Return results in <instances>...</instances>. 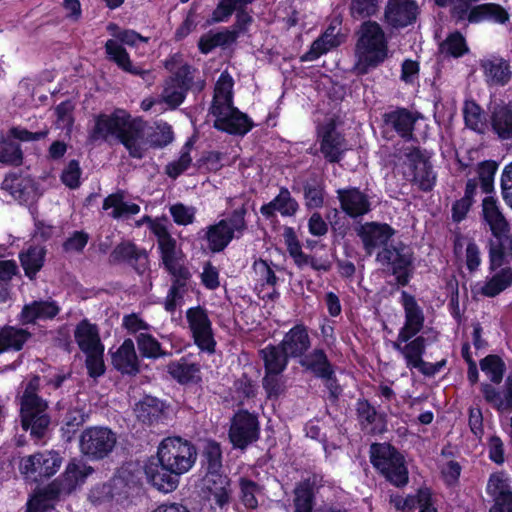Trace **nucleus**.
<instances>
[{"mask_svg": "<svg viewBox=\"0 0 512 512\" xmlns=\"http://www.w3.org/2000/svg\"><path fill=\"white\" fill-rule=\"evenodd\" d=\"M186 318L196 345L203 351L214 352L215 340L206 310L199 306L190 308L186 312Z\"/></svg>", "mask_w": 512, "mask_h": 512, "instance_id": "nucleus-14", "label": "nucleus"}, {"mask_svg": "<svg viewBox=\"0 0 512 512\" xmlns=\"http://www.w3.org/2000/svg\"><path fill=\"white\" fill-rule=\"evenodd\" d=\"M393 234L394 231L389 225L376 222L362 225L358 232L363 242L364 249L369 255H371L376 248L386 245Z\"/></svg>", "mask_w": 512, "mask_h": 512, "instance_id": "nucleus-24", "label": "nucleus"}, {"mask_svg": "<svg viewBox=\"0 0 512 512\" xmlns=\"http://www.w3.org/2000/svg\"><path fill=\"white\" fill-rule=\"evenodd\" d=\"M206 473H222V451L220 445L214 441H208L203 450Z\"/></svg>", "mask_w": 512, "mask_h": 512, "instance_id": "nucleus-49", "label": "nucleus"}, {"mask_svg": "<svg viewBox=\"0 0 512 512\" xmlns=\"http://www.w3.org/2000/svg\"><path fill=\"white\" fill-rule=\"evenodd\" d=\"M74 105L71 101H64L55 108L56 125L62 130H66V134H70L73 118Z\"/></svg>", "mask_w": 512, "mask_h": 512, "instance_id": "nucleus-59", "label": "nucleus"}, {"mask_svg": "<svg viewBox=\"0 0 512 512\" xmlns=\"http://www.w3.org/2000/svg\"><path fill=\"white\" fill-rule=\"evenodd\" d=\"M187 90L171 78L165 81L161 93V101L166 103L171 109L178 107L185 99Z\"/></svg>", "mask_w": 512, "mask_h": 512, "instance_id": "nucleus-50", "label": "nucleus"}, {"mask_svg": "<svg viewBox=\"0 0 512 512\" xmlns=\"http://www.w3.org/2000/svg\"><path fill=\"white\" fill-rule=\"evenodd\" d=\"M299 363L319 378L334 374L333 367L322 349H314L311 353L304 355Z\"/></svg>", "mask_w": 512, "mask_h": 512, "instance_id": "nucleus-39", "label": "nucleus"}, {"mask_svg": "<svg viewBox=\"0 0 512 512\" xmlns=\"http://www.w3.org/2000/svg\"><path fill=\"white\" fill-rule=\"evenodd\" d=\"M58 313L59 307L53 301H33L24 305L19 320L22 324H32L37 320L52 319Z\"/></svg>", "mask_w": 512, "mask_h": 512, "instance_id": "nucleus-31", "label": "nucleus"}, {"mask_svg": "<svg viewBox=\"0 0 512 512\" xmlns=\"http://www.w3.org/2000/svg\"><path fill=\"white\" fill-rule=\"evenodd\" d=\"M237 38L235 31L224 30L216 33L209 32L203 35L198 43L202 53H209L218 46H224L233 43Z\"/></svg>", "mask_w": 512, "mask_h": 512, "instance_id": "nucleus-47", "label": "nucleus"}, {"mask_svg": "<svg viewBox=\"0 0 512 512\" xmlns=\"http://www.w3.org/2000/svg\"><path fill=\"white\" fill-rule=\"evenodd\" d=\"M246 209H235L227 218L210 225L205 230V239L212 252L224 250L234 238H240L247 229Z\"/></svg>", "mask_w": 512, "mask_h": 512, "instance_id": "nucleus-7", "label": "nucleus"}, {"mask_svg": "<svg viewBox=\"0 0 512 512\" xmlns=\"http://www.w3.org/2000/svg\"><path fill=\"white\" fill-rule=\"evenodd\" d=\"M233 79L222 73L216 82L213 102L210 108L215 117L214 127L229 134H246L252 127L248 116L233 106Z\"/></svg>", "mask_w": 512, "mask_h": 512, "instance_id": "nucleus-2", "label": "nucleus"}, {"mask_svg": "<svg viewBox=\"0 0 512 512\" xmlns=\"http://www.w3.org/2000/svg\"><path fill=\"white\" fill-rule=\"evenodd\" d=\"M238 487L241 503L248 509H256L263 496V487L247 477L239 478Z\"/></svg>", "mask_w": 512, "mask_h": 512, "instance_id": "nucleus-45", "label": "nucleus"}, {"mask_svg": "<svg viewBox=\"0 0 512 512\" xmlns=\"http://www.w3.org/2000/svg\"><path fill=\"white\" fill-rule=\"evenodd\" d=\"M197 74H199V72L186 63L184 66L179 67L170 78L179 83L187 91L192 88L201 90L204 87V81L200 80Z\"/></svg>", "mask_w": 512, "mask_h": 512, "instance_id": "nucleus-48", "label": "nucleus"}, {"mask_svg": "<svg viewBox=\"0 0 512 512\" xmlns=\"http://www.w3.org/2000/svg\"><path fill=\"white\" fill-rule=\"evenodd\" d=\"M342 210L350 217L363 216L370 211V201L366 194L357 188L337 190Z\"/></svg>", "mask_w": 512, "mask_h": 512, "instance_id": "nucleus-25", "label": "nucleus"}, {"mask_svg": "<svg viewBox=\"0 0 512 512\" xmlns=\"http://www.w3.org/2000/svg\"><path fill=\"white\" fill-rule=\"evenodd\" d=\"M145 474L155 488L165 493L174 491L179 483L180 475L166 468L158 456L150 459L146 464Z\"/></svg>", "mask_w": 512, "mask_h": 512, "instance_id": "nucleus-21", "label": "nucleus"}, {"mask_svg": "<svg viewBox=\"0 0 512 512\" xmlns=\"http://www.w3.org/2000/svg\"><path fill=\"white\" fill-rule=\"evenodd\" d=\"M106 53L121 69L134 75L144 76L148 71L132 65L126 50L117 40L109 39L105 44Z\"/></svg>", "mask_w": 512, "mask_h": 512, "instance_id": "nucleus-41", "label": "nucleus"}, {"mask_svg": "<svg viewBox=\"0 0 512 512\" xmlns=\"http://www.w3.org/2000/svg\"><path fill=\"white\" fill-rule=\"evenodd\" d=\"M86 356L85 364L89 376L96 378L105 372V365L103 360L104 348L84 353Z\"/></svg>", "mask_w": 512, "mask_h": 512, "instance_id": "nucleus-60", "label": "nucleus"}, {"mask_svg": "<svg viewBox=\"0 0 512 512\" xmlns=\"http://www.w3.org/2000/svg\"><path fill=\"white\" fill-rule=\"evenodd\" d=\"M487 492L494 500L490 512H512V488L504 473H494L490 476Z\"/></svg>", "mask_w": 512, "mask_h": 512, "instance_id": "nucleus-20", "label": "nucleus"}, {"mask_svg": "<svg viewBox=\"0 0 512 512\" xmlns=\"http://www.w3.org/2000/svg\"><path fill=\"white\" fill-rule=\"evenodd\" d=\"M109 136H116L130 156L138 159L149 147H163L173 140L169 125L161 124L153 129L139 118L132 119L123 109L95 117V125L89 133L90 141L107 140Z\"/></svg>", "mask_w": 512, "mask_h": 512, "instance_id": "nucleus-1", "label": "nucleus"}, {"mask_svg": "<svg viewBox=\"0 0 512 512\" xmlns=\"http://www.w3.org/2000/svg\"><path fill=\"white\" fill-rule=\"evenodd\" d=\"M353 71L364 75L388 57V42L382 27L375 21L363 22L357 31Z\"/></svg>", "mask_w": 512, "mask_h": 512, "instance_id": "nucleus-4", "label": "nucleus"}, {"mask_svg": "<svg viewBox=\"0 0 512 512\" xmlns=\"http://www.w3.org/2000/svg\"><path fill=\"white\" fill-rule=\"evenodd\" d=\"M279 345L289 357L302 358L311 346L307 328L304 325L294 326L285 334Z\"/></svg>", "mask_w": 512, "mask_h": 512, "instance_id": "nucleus-26", "label": "nucleus"}, {"mask_svg": "<svg viewBox=\"0 0 512 512\" xmlns=\"http://www.w3.org/2000/svg\"><path fill=\"white\" fill-rule=\"evenodd\" d=\"M202 490L208 501L220 510H227L232 501L231 481L223 473H206L203 477Z\"/></svg>", "mask_w": 512, "mask_h": 512, "instance_id": "nucleus-15", "label": "nucleus"}, {"mask_svg": "<svg viewBox=\"0 0 512 512\" xmlns=\"http://www.w3.org/2000/svg\"><path fill=\"white\" fill-rule=\"evenodd\" d=\"M40 388L39 376H33L27 383L20 397V418L24 430L36 439L43 438L48 432L51 418L48 403L38 395Z\"/></svg>", "mask_w": 512, "mask_h": 512, "instance_id": "nucleus-5", "label": "nucleus"}, {"mask_svg": "<svg viewBox=\"0 0 512 512\" xmlns=\"http://www.w3.org/2000/svg\"><path fill=\"white\" fill-rule=\"evenodd\" d=\"M62 458L55 451H42L22 457L19 470L25 479L40 482L50 478L60 469Z\"/></svg>", "mask_w": 512, "mask_h": 512, "instance_id": "nucleus-9", "label": "nucleus"}, {"mask_svg": "<svg viewBox=\"0 0 512 512\" xmlns=\"http://www.w3.org/2000/svg\"><path fill=\"white\" fill-rule=\"evenodd\" d=\"M512 285V269L503 268L485 281L478 293L486 297H495Z\"/></svg>", "mask_w": 512, "mask_h": 512, "instance_id": "nucleus-43", "label": "nucleus"}, {"mask_svg": "<svg viewBox=\"0 0 512 512\" xmlns=\"http://www.w3.org/2000/svg\"><path fill=\"white\" fill-rule=\"evenodd\" d=\"M297 210L298 203L287 188H281L272 201L260 208L261 214L268 219L274 217L276 211L282 216H293Z\"/></svg>", "mask_w": 512, "mask_h": 512, "instance_id": "nucleus-33", "label": "nucleus"}, {"mask_svg": "<svg viewBox=\"0 0 512 512\" xmlns=\"http://www.w3.org/2000/svg\"><path fill=\"white\" fill-rule=\"evenodd\" d=\"M259 436L257 417L247 411L236 413L232 419L229 438L233 446L244 449Z\"/></svg>", "mask_w": 512, "mask_h": 512, "instance_id": "nucleus-13", "label": "nucleus"}, {"mask_svg": "<svg viewBox=\"0 0 512 512\" xmlns=\"http://www.w3.org/2000/svg\"><path fill=\"white\" fill-rule=\"evenodd\" d=\"M157 456L166 468L182 475L194 465L197 452L189 441L180 437H167L161 441Z\"/></svg>", "mask_w": 512, "mask_h": 512, "instance_id": "nucleus-6", "label": "nucleus"}, {"mask_svg": "<svg viewBox=\"0 0 512 512\" xmlns=\"http://www.w3.org/2000/svg\"><path fill=\"white\" fill-rule=\"evenodd\" d=\"M381 0H351L350 13L355 19L373 16L379 9Z\"/></svg>", "mask_w": 512, "mask_h": 512, "instance_id": "nucleus-58", "label": "nucleus"}, {"mask_svg": "<svg viewBox=\"0 0 512 512\" xmlns=\"http://www.w3.org/2000/svg\"><path fill=\"white\" fill-rule=\"evenodd\" d=\"M103 209H112L109 215L115 219L130 217L138 214L140 211L139 205L124 201L122 192H117L106 197L103 202Z\"/></svg>", "mask_w": 512, "mask_h": 512, "instance_id": "nucleus-42", "label": "nucleus"}, {"mask_svg": "<svg viewBox=\"0 0 512 512\" xmlns=\"http://www.w3.org/2000/svg\"><path fill=\"white\" fill-rule=\"evenodd\" d=\"M111 258L117 262H128L142 274L148 269V256L145 250L138 249L131 242H122L111 253Z\"/></svg>", "mask_w": 512, "mask_h": 512, "instance_id": "nucleus-27", "label": "nucleus"}, {"mask_svg": "<svg viewBox=\"0 0 512 512\" xmlns=\"http://www.w3.org/2000/svg\"><path fill=\"white\" fill-rule=\"evenodd\" d=\"M373 466L393 485L401 487L408 482V470L403 456L391 445L373 444L371 446Z\"/></svg>", "mask_w": 512, "mask_h": 512, "instance_id": "nucleus-8", "label": "nucleus"}, {"mask_svg": "<svg viewBox=\"0 0 512 512\" xmlns=\"http://www.w3.org/2000/svg\"><path fill=\"white\" fill-rule=\"evenodd\" d=\"M74 339L83 353L104 348L97 325L87 319H83L76 325Z\"/></svg>", "mask_w": 512, "mask_h": 512, "instance_id": "nucleus-28", "label": "nucleus"}, {"mask_svg": "<svg viewBox=\"0 0 512 512\" xmlns=\"http://www.w3.org/2000/svg\"><path fill=\"white\" fill-rule=\"evenodd\" d=\"M313 494L308 485H299L295 489V512H312Z\"/></svg>", "mask_w": 512, "mask_h": 512, "instance_id": "nucleus-62", "label": "nucleus"}, {"mask_svg": "<svg viewBox=\"0 0 512 512\" xmlns=\"http://www.w3.org/2000/svg\"><path fill=\"white\" fill-rule=\"evenodd\" d=\"M23 155L18 143L10 139L0 141V162L18 166L22 163Z\"/></svg>", "mask_w": 512, "mask_h": 512, "instance_id": "nucleus-53", "label": "nucleus"}, {"mask_svg": "<svg viewBox=\"0 0 512 512\" xmlns=\"http://www.w3.org/2000/svg\"><path fill=\"white\" fill-rule=\"evenodd\" d=\"M91 472V467H86L85 465H80L74 462L69 463L65 472L59 479L48 487L45 494L50 493L53 496H57L58 494H69L80 482H83Z\"/></svg>", "mask_w": 512, "mask_h": 512, "instance_id": "nucleus-22", "label": "nucleus"}, {"mask_svg": "<svg viewBox=\"0 0 512 512\" xmlns=\"http://www.w3.org/2000/svg\"><path fill=\"white\" fill-rule=\"evenodd\" d=\"M491 129L502 141L512 140V103H494L489 108Z\"/></svg>", "mask_w": 512, "mask_h": 512, "instance_id": "nucleus-23", "label": "nucleus"}, {"mask_svg": "<svg viewBox=\"0 0 512 512\" xmlns=\"http://www.w3.org/2000/svg\"><path fill=\"white\" fill-rule=\"evenodd\" d=\"M418 13L419 7L414 0H388L384 19L393 28H404L416 21Z\"/></svg>", "mask_w": 512, "mask_h": 512, "instance_id": "nucleus-19", "label": "nucleus"}, {"mask_svg": "<svg viewBox=\"0 0 512 512\" xmlns=\"http://www.w3.org/2000/svg\"><path fill=\"white\" fill-rule=\"evenodd\" d=\"M164 408V403L156 397L145 396L136 403L134 412L143 423L154 424L163 419Z\"/></svg>", "mask_w": 512, "mask_h": 512, "instance_id": "nucleus-35", "label": "nucleus"}, {"mask_svg": "<svg viewBox=\"0 0 512 512\" xmlns=\"http://www.w3.org/2000/svg\"><path fill=\"white\" fill-rule=\"evenodd\" d=\"M112 363L122 373L134 375L139 372L138 356L131 339L124 340L117 351L113 353Z\"/></svg>", "mask_w": 512, "mask_h": 512, "instance_id": "nucleus-32", "label": "nucleus"}, {"mask_svg": "<svg viewBox=\"0 0 512 512\" xmlns=\"http://www.w3.org/2000/svg\"><path fill=\"white\" fill-rule=\"evenodd\" d=\"M508 256L512 257V236L504 234L498 240L490 241L489 257L491 270L501 267Z\"/></svg>", "mask_w": 512, "mask_h": 512, "instance_id": "nucleus-46", "label": "nucleus"}, {"mask_svg": "<svg viewBox=\"0 0 512 512\" xmlns=\"http://www.w3.org/2000/svg\"><path fill=\"white\" fill-rule=\"evenodd\" d=\"M482 211L485 221L496 238L495 240H498L508 232L509 224L500 210L497 201L493 197L487 196L483 199Z\"/></svg>", "mask_w": 512, "mask_h": 512, "instance_id": "nucleus-29", "label": "nucleus"}, {"mask_svg": "<svg viewBox=\"0 0 512 512\" xmlns=\"http://www.w3.org/2000/svg\"><path fill=\"white\" fill-rule=\"evenodd\" d=\"M46 250L40 245H31L19 254L21 266L29 279H34L45 261Z\"/></svg>", "mask_w": 512, "mask_h": 512, "instance_id": "nucleus-36", "label": "nucleus"}, {"mask_svg": "<svg viewBox=\"0 0 512 512\" xmlns=\"http://www.w3.org/2000/svg\"><path fill=\"white\" fill-rule=\"evenodd\" d=\"M485 79L490 85H505L511 78L510 64L499 57H491L481 61Z\"/></svg>", "mask_w": 512, "mask_h": 512, "instance_id": "nucleus-30", "label": "nucleus"}, {"mask_svg": "<svg viewBox=\"0 0 512 512\" xmlns=\"http://www.w3.org/2000/svg\"><path fill=\"white\" fill-rule=\"evenodd\" d=\"M377 260L382 266L387 267L396 276L400 285H406L409 280V267L412 263V255L406 247L385 248L377 255Z\"/></svg>", "mask_w": 512, "mask_h": 512, "instance_id": "nucleus-16", "label": "nucleus"}, {"mask_svg": "<svg viewBox=\"0 0 512 512\" xmlns=\"http://www.w3.org/2000/svg\"><path fill=\"white\" fill-rule=\"evenodd\" d=\"M137 345L142 356L147 358H158L166 356L167 353L162 351L161 345L157 339L147 333H140L137 336Z\"/></svg>", "mask_w": 512, "mask_h": 512, "instance_id": "nucleus-54", "label": "nucleus"}, {"mask_svg": "<svg viewBox=\"0 0 512 512\" xmlns=\"http://www.w3.org/2000/svg\"><path fill=\"white\" fill-rule=\"evenodd\" d=\"M440 50L443 54L460 57L468 51V47L464 37L459 32H454L440 45Z\"/></svg>", "mask_w": 512, "mask_h": 512, "instance_id": "nucleus-57", "label": "nucleus"}, {"mask_svg": "<svg viewBox=\"0 0 512 512\" xmlns=\"http://www.w3.org/2000/svg\"><path fill=\"white\" fill-rule=\"evenodd\" d=\"M463 113L467 127L477 132H482L484 130L485 122L482 110L478 104L474 101H466Z\"/></svg>", "mask_w": 512, "mask_h": 512, "instance_id": "nucleus-55", "label": "nucleus"}, {"mask_svg": "<svg viewBox=\"0 0 512 512\" xmlns=\"http://www.w3.org/2000/svg\"><path fill=\"white\" fill-rule=\"evenodd\" d=\"M345 143L343 137L335 130L334 127H330L323 134L320 150L324 157L329 162L340 161L343 152L345 151Z\"/></svg>", "mask_w": 512, "mask_h": 512, "instance_id": "nucleus-37", "label": "nucleus"}, {"mask_svg": "<svg viewBox=\"0 0 512 512\" xmlns=\"http://www.w3.org/2000/svg\"><path fill=\"white\" fill-rule=\"evenodd\" d=\"M416 115L405 108H398L384 114V122L391 126L401 137L411 139L413 136Z\"/></svg>", "mask_w": 512, "mask_h": 512, "instance_id": "nucleus-34", "label": "nucleus"}, {"mask_svg": "<svg viewBox=\"0 0 512 512\" xmlns=\"http://www.w3.org/2000/svg\"><path fill=\"white\" fill-rule=\"evenodd\" d=\"M304 199L308 208H320L324 204V187L317 180L304 185Z\"/></svg>", "mask_w": 512, "mask_h": 512, "instance_id": "nucleus-56", "label": "nucleus"}, {"mask_svg": "<svg viewBox=\"0 0 512 512\" xmlns=\"http://www.w3.org/2000/svg\"><path fill=\"white\" fill-rule=\"evenodd\" d=\"M155 234L158 238L163 264L174 279L164 303L165 309L172 313L182 302L190 272L184 265L183 255L177 249L176 240L168 231L160 226L155 229Z\"/></svg>", "mask_w": 512, "mask_h": 512, "instance_id": "nucleus-3", "label": "nucleus"}, {"mask_svg": "<svg viewBox=\"0 0 512 512\" xmlns=\"http://www.w3.org/2000/svg\"><path fill=\"white\" fill-rule=\"evenodd\" d=\"M170 213L177 224L189 225L194 221L196 209L192 206L177 203L170 207Z\"/></svg>", "mask_w": 512, "mask_h": 512, "instance_id": "nucleus-63", "label": "nucleus"}, {"mask_svg": "<svg viewBox=\"0 0 512 512\" xmlns=\"http://www.w3.org/2000/svg\"><path fill=\"white\" fill-rule=\"evenodd\" d=\"M401 303L404 308L405 321L397 336H400V340H410L423 329L425 317L415 297L406 291L401 293Z\"/></svg>", "mask_w": 512, "mask_h": 512, "instance_id": "nucleus-18", "label": "nucleus"}, {"mask_svg": "<svg viewBox=\"0 0 512 512\" xmlns=\"http://www.w3.org/2000/svg\"><path fill=\"white\" fill-rule=\"evenodd\" d=\"M470 3V0H453L452 16L457 21L468 20L470 23H478L485 19L504 23L509 18L506 10L499 5L486 3L471 8Z\"/></svg>", "mask_w": 512, "mask_h": 512, "instance_id": "nucleus-11", "label": "nucleus"}, {"mask_svg": "<svg viewBox=\"0 0 512 512\" xmlns=\"http://www.w3.org/2000/svg\"><path fill=\"white\" fill-rule=\"evenodd\" d=\"M392 347L402 355L408 369H417L421 373L430 372L427 370V362L423 360L426 350V339L423 336H415L410 340H400V336H397Z\"/></svg>", "mask_w": 512, "mask_h": 512, "instance_id": "nucleus-17", "label": "nucleus"}, {"mask_svg": "<svg viewBox=\"0 0 512 512\" xmlns=\"http://www.w3.org/2000/svg\"><path fill=\"white\" fill-rule=\"evenodd\" d=\"M480 368L493 383H500L503 379L505 365L496 355H488L480 361Z\"/></svg>", "mask_w": 512, "mask_h": 512, "instance_id": "nucleus-52", "label": "nucleus"}, {"mask_svg": "<svg viewBox=\"0 0 512 512\" xmlns=\"http://www.w3.org/2000/svg\"><path fill=\"white\" fill-rule=\"evenodd\" d=\"M404 155L407 178L421 190L430 191L435 184L436 176L428 159L415 147L406 148Z\"/></svg>", "mask_w": 512, "mask_h": 512, "instance_id": "nucleus-12", "label": "nucleus"}, {"mask_svg": "<svg viewBox=\"0 0 512 512\" xmlns=\"http://www.w3.org/2000/svg\"><path fill=\"white\" fill-rule=\"evenodd\" d=\"M116 442V434L109 428L89 427L80 436V449L92 459H102L112 452Z\"/></svg>", "mask_w": 512, "mask_h": 512, "instance_id": "nucleus-10", "label": "nucleus"}, {"mask_svg": "<svg viewBox=\"0 0 512 512\" xmlns=\"http://www.w3.org/2000/svg\"><path fill=\"white\" fill-rule=\"evenodd\" d=\"M31 337L30 332L23 328L5 326L0 329V354L14 350L19 351Z\"/></svg>", "mask_w": 512, "mask_h": 512, "instance_id": "nucleus-38", "label": "nucleus"}, {"mask_svg": "<svg viewBox=\"0 0 512 512\" xmlns=\"http://www.w3.org/2000/svg\"><path fill=\"white\" fill-rule=\"evenodd\" d=\"M264 361L266 373L281 374L288 363L289 356L280 345L267 346L260 351Z\"/></svg>", "mask_w": 512, "mask_h": 512, "instance_id": "nucleus-44", "label": "nucleus"}, {"mask_svg": "<svg viewBox=\"0 0 512 512\" xmlns=\"http://www.w3.org/2000/svg\"><path fill=\"white\" fill-rule=\"evenodd\" d=\"M168 372L173 378L181 383H186L194 379L199 372L198 365L190 363L185 359L174 361L168 364Z\"/></svg>", "mask_w": 512, "mask_h": 512, "instance_id": "nucleus-51", "label": "nucleus"}, {"mask_svg": "<svg viewBox=\"0 0 512 512\" xmlns=\"http://www.w3.org/2000/svg\"><path fill=\"white\" fill-rule=\"evenodd\" d=\"M81 169L78 161L71 160L63 170L62 182L71 189L77 188L80 184Z\"/></svg>", "mask_w": 512, "mask_h": 512, "instance_id": "nucleus-64", "label": "nucleus"}, {"mask_svg": "<svg viewBox=\"0 0 512 512\" xmlns=\"http://www.w3.org/2000/svg\"><path fill=\"white\" fill-rule=\"evenodd\" d=\"M106 53L121 69L134 75L144 76L148 71L132 65L126 50L117 40L109 39L105 44Z\"/></svg>", "mask_w": 512, "mask_h": 512, "instance_id": "nucleus-40", "label": "nucleus"}, {"mask_svg": "<svg viewBox=\"0 0 512 512\" xmlns=\"http://www.w3.org/2000/svg\"><path fill=\"white\" fill-rule=\"evenodd\" d=\"M496 170L497 164L494 161H484L478 165V176L485 193H489L493 188Z\"/></svg>", "mask_w": 512, "mask_h": 512, "instance_id": "nucleus-61", "label": "nucleus"}]
</instances>
